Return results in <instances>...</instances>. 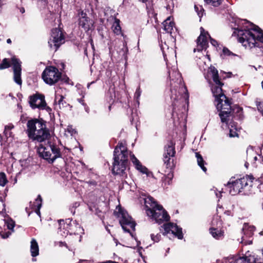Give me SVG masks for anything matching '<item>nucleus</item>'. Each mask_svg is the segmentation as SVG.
Returning a JSON list of instances; mask_svg holds the SVG:
<instances>
[{
  "mask_svg": "<svg viewBox=\"0 0 263 263\" xmlns=\"http://www.w3.org/2000/svg\"><path fill=\"white\" fill-rule=\"evenodd\" d=\"M208 74L212 77L214 83L211 85V90L215 98L216 108L220 111L219 116L221 122H224L227 121L224 116L228 117L230 114L229 110L231 108V103L222 92L221 86L223 84L219 78L218 70L214 67L211 66L209 68Z\"/></svg>",
  "mask_w": 263,
  "mask_h": 263,
  "instance_id": "obj_1",
  "label": "nucleus"
},
{
  "mask_svg": "<svg viewBox=\"0 0 263 263\" xmlns=\"http://www.w3.org/2000/svg\"><path fill=\"white\" fill-rule=\"evenodd\" d=\"M238 41L246 48L253 49L258 56L263 55V47L259 43H263V31L257 26L248 29L237 30Z\"/></svg>",
  "mask_w": 263,
  "mask_h": 263,
  "instance_id": "obj_2",
  "label": "nucleus"
},
{
  "mask_svg": "<svg viewBox=\"0 0 263 263\" xmlns=\"http://www.w3.org/2000/svg\"><path fill=\"white\" fill-rule=\"evenodd\" d=\"M27 133L30 139L40 143L46 141L50 137L49 132L43 121L37 119L28 121Z\"/></svg>",
  "mask_w": 263,
  "mask_h": 263,
  "instance_id": "obj_3",
  "label": "nucleus"
},
{
  "mask_svg": "<svg viewBox=\"0 0 263 263\" xmlns=\"http://www.w3.org/2000/svg\"><path fill=\"white\" fill-rule=\"evenodd\" d=\"M129 152L122 142L118 143L114 151L112 172L114 174L124 176L127 166Z\"/></svg>",
  "mask_w": 263,
  "mask_h": 263,
  "instance_id": "obj_4",
  "label": "nucleus"
},
{
  "mask_svg": "<svg viewBox=\"0 0 263 263\" xmlns=\"http://www.w3.org/2000/svg\"><path fill=\"white\" fill-rule=\"evenodd\" d=\"M38 147L37 152L40 157L52 163L57 158L62 156L59 147L52 141L51 137L44 141Z\"/></svg>",
  "mask_w": 263,
  "mask_h": 263,
  "instance_id": "obj_5",
  "label": "nucleus"
},
{
  "mask_svg": "<svg viewBox=\"0 0 263 263\" xmlns=\"http://www.w3.org/2000/svg\"><path fill=\"white\" fill-rule=\"evenodd\" d=\"M253 180V177L251 176H246L235 180L230 179L227 183V186L229 189L231 195H236L252 186Z\"/></svg>",
  "mask_w": 263,
  "mask_h": 263,
  "instance_id": "obj_6",
  "label": "nucleus"
},
{
  "mask_svg": "<svg viewBox=\"0 0 263 263\" xmlns=\"http://www.w3.org/2000/svg\"><path fill=\"white\" fill-rule=\"evenodd\" d=\"M146 214L159 223L164 221H168L170 219L169 215L160 205H157L155 209L147 210Z\"/></svg>",
  "mask_w": 263,
  "mask_h": 263,
  "instance_id": "obj_7",
  "label": "nucleus"
},
{
  "mask_svg": "<svg viewBox=\"0 0 263 263\" xmlns=\"http://www.w3.org/2000/svg\"><path fill=\"white\" fill-rule=\"evenodd\" d=\"M168 73L171 80L170 85L172 93H173L174 91V95L176 96V87H179L182 92L187 93V89L183 83L181 74L178 71L174 70L172 71H169Z\"/></svg>",
  "mask_w": 263,
  "mask_h": 263,
  "instance_id": "obj_8",
  "label": "nucleus"
},
{
  "mask_svg": "<svg viewBox=\"0 0 263 263\" xmlns=\"http://www.w3.org/2000/svg\"><path fill=\"white\" fill-rule=\"evenodd\" d=\"M61 78V73L58 69L53 66L47 67L42 73V78L44 82L49 85L57 82Z\"/></svg>",
  "mask_w": 263,
  "mask_h": 263,
  "instance_id": "obj_9",
  "label": "nucleus"
},
{
  "mask_svg": "<svg viewBox=\"0 0 263 263\" xmlns=\"http://www.w3.org/2000/svg\"><path fill=\"white\" fill-rule=\"evenodd\" d=\"M208 38L210 39L211 43L213 46H216L217 45V42L212 39L210 36L208 32H206L202 27H201L200 35L197 40V48L194 49V52H195L196 50L199 51L204 49H206L208 44Z\"/></svg>",
  "mask_w": 263,
  "mask_h": 263,
  "instance_id": "obj_10",
  "label": "nucleus"
},
{
  "mask_svg": "<svg viewBox=\"0 0 263 263\" xmlns=\"http://www.w3.org/2000/svg\"><path fill=\"white\" fill-rule=\"evenodd\" d=\"M64 43V37L61 31L58 28L52 29L51 37L48 41L50 48L57 51L61 45Z\"/></svg>",
  "mask_w": 263,
  "mask_h": 263,
  "instance_id": "obj_11",
  "label": "nucleus"
},
{
  "mask_svg": "<svg viewBox=\"0 0 263 263\" xmlns=\"http://www.w3.org/2000/svg\"><path fill=\"white\" fill-rule=\"evenodd\" d=\"M118 217L120 218V223L124 231L130 232V229L135 230L136 223L126 211L121 210Z\"/></svg>",
  "mask_w": 263,
  "mask_h": 263,
  "instance_id": "obj_12",
  "label": "nucleus"
},
{
  "mask_svg": "<svg viewBox=\"0 0 263 263\" xmlns=\"http://www.w3.org/2000/svg\"><path fill=\"white\" fill-rule=\"evenodd\" d=\"M59 233L62 236H66L68 233L71 234L72 233L76 234V232L73 231V228L76 227L77 231H81L82 228L79 225L76 224L74 222L73 223H67L65 222L63 220H59Z\"/></svg>",
  "mask_w": 263,
  "mask_h": 263,
  "instance_id": "obj_13",
  "label": "nucleus"
},
{
  "mask_svg": "<svg viewBox=\"0 0 263 263\" xmlns=\"http://www.w3.org/2000/svg\"><path fill=\"white\" fill-rule=\"evenodd\" d=\"M29 104L32 108H39L40 109H46L49 108L47 107L44 96L41 95L36 94L30 97Z\"/></svg>",
  "mask_w": 263,
  "mask_h": 263,
  "instance_id": "obj_14",
  "label": "nucleus"
},
{
  "mask_svg": "<svg viewBox=\"0 0 263 263\" xmlns=\"http://www.w3.org/2000/svg\"><path fill=\"white\" fill-rule=\"evenodd\" d=\"M254 230L255 227L254 226L245 224L242 228L243 235L242 236L240 242L245 245L251 244L252 240L250 238L253 236Z\"/></svg>",
  "mask_w": 263,
  "mask_h": 263,
  "instance_id": "obj_15",
  "label": "nucleus"
},
{
  "mask_svg": "<svg viewBox=\"0 0 263 263\" xmlns=\"http://www.w3.org/2000/svg\"><path fill=\"white\" fill-rule=\"evenodd\" d=\"M163 228L164 230L165 234H167L171 232L178 239H181L183 238L182 229L179 228L176 224L170 222L164 224L163 226Z\"/></svg>",
  "mask_w": 263,
  "mask_h": 263,
  "instance_id": "obj_16",
  "label": "nucleus"
},
{
  "mask_svg": "<svg viewBox=\"0 0 263 263\" xmlns=\"http://www.w3.org/2000/svg\"><path fill=\"white\" fill-rule=\"evenodd\" d=\"M176 153L175 146L172 142H169L165 147L164 153L163 154V161L167 165V167L170 166V158L175 156Z\"/></svg>",
  "mask_w": 263,
  "mask_h": 263,
  "instance_id": "obj_17",
  "label": "nucleus"
},
{
  "mask_svg": "<svg viewBox=\"0 0 263 263\" xmlns=\"http://www.w3.org/2000/svg\"><path fill=\"white\" fill-rule=\"evenodd\" d=\"M12 64L13 65L14 80L18 85H21L22 81L21 79V64L17 59H12Z\"/></svg>",
  "mask_w": 263,
  "mask_h": 263,
  "instance_id": "obj_18",
  "label": "nucleus"
},
{
  "mask_svg": "<svg viewBox=\"0 0 263 263\" xmlns=\"http://www.w3.org/2000/svg\"><path fill=\"white\" fill-rule=\"evenodd\" d=\"M79 25L86 31H88L92 26V23L83 11L78 13Z\"/></svg>",
  "mask_w": 263,
  "mask_h": 263,
  "instance_id": "obj_19",
  "label": "nucleus"
},
{
  "mask_svg": "<svg viewBox=\"0 0 263 263\" xmlns=\"http://www.w3.org/2000/svg\"><path fill=\"white\" fill-rule=\"evenodd\" d=\"M247 160L253 164H255L257 161L260 162L262 160V157L257 154L252 147H249L247 150Z\"/></svg>",
  "mask_w": 263,
  "mask_h": 263,
  "instance_id": "obj_20",
  "label": "nucleus"
},
{
  "mask_svg": "<svg viewBox=\"0 0 263 263\" xmlns=\"http://www.w3.org/2000/svg\"><path fill=\"white\" fill-rule=\"evenodd\" d=\"M130 158L137 170L143 174H145L147 176L149 175V172L148 169L141 164L140 162L136 158L134 154L130 153Z\"/></svg>",
  "mask_w": 263,
  "mask_h": 263,
  "instance_id": "obj_21",
  "label": "nucleus"
},
{
  "mask_svg": "<svg viewBox=\"0 0 263 263\" xmlns=\"http://www.w3.org/2000/svg\"><path fill=\"white\" fill-rule=\"evenodd\" d=\"M164 30L168 33L172 34L176 30L175 24L171 17H168L163 23Z\"/></svg>",
  "mask_w": 263,
  "mask_h": 263,
  "instance_id": "obj_22",
  "label": "nucleus"
},
{
  "mask_svg": "<svg viewBox=\"0 0 263 263\" xmlns=\"http://www.w3.org/2000/svg\"><path fill=\"white\" fill-rule=\"evenodd\" d=\"M246 256L249 263H263V249L259 252L258 254H254L248 255L246 254Z\"/></svg>",
  "mask_w": 263,
  "mask_h": 263,
  "instance_id": "obj_23",
  "label": "nucleus"
},
{
  "mask_svg": "<svg viewBox=\"0 0 263 263\" xmlns=\"http://www.w3.org/2000/svg\"><path fill=\"white\" fill-rule=\"evenodd\" d=\"M230 114H229L228 115V116L227 117L226 115L224 116V118H226L227 121L224 122V123H226V124H228V121L229 120V118L231 116H235V114H238V116L239 118H240V116L242 114V108L238 107V106H234L233 108H232V107L231 106L230 109L229 110Z\"/></svg>",
  "mask_w": 263,
  "mask_h": 263,
  "instance_id": "obj_24",
  "label": "nucleus"
},
{
  "mask_svg": "<svg viewBox=\"0 0 263 263\" xmlns=\"http://www.w3.org/2000/svg\"><path fill=\"white\" fill-rule=\"evenodd\" d=\"M146 211L148 209H153L158 204L155 202L154 198L152 197L148 196L143 198Z\"/></svg>",
  "mask_w": 263,
  "mask_h": 263,
  "instance_id": "obj_25",
  "label": "nucleus"
},
{
  "mask_svg": "<svg viewBox=\"0 0 263 263\" xmlns=\"http://www.w3.org/2000/svg\"><path fill=\"white\" fill-rule=\"evenodd\" d=\"M210 233L216 239H222L224 236V232L217 228H212L210 229Z\"/></svg>",
  "mask_w": 263,
  "mask_h": 263,
  "instance_id": "obj_26",
  "label": "nucleus"
},
{
  "mask_svg": "<svg viewBox=\"0 0 263 263\" xmlns=\"http://www.w3.org/2000/svg\"><path fill=\"white\" fill-rule=\"evenodd\" d=\"M30 252L31 256L33 257H36L39 255V246L35 239H32L31 241Z\"/></svg>",
  "mask_w": 263,
  "mask_h": 263,
  "instance_id": "obj_27",
  "label": "nucleus"
},
{
  "mask_svg": "<svg viewBox=\"0 0 263 263\" xmlns=\"http://www.w3.org/2000/svg\"><path fill=\"white\" fill-rule=\"evenodd\" d=\"M64 97L63 96L56 93L55 96V101L57 102L60 108L67 107L69 105L64 100Z\"/></svg>",
  "mask_w": 263,
  "mask_h": 263,
  "instance_id": "obj_28",
  "label": "nucleus"
},
{
  "mask_svg": "<svg viewBox=\"0 0 263 263\" xmlns=\"http://www.w3.org/2000/svg\"><path fill=\"white\" fill-rule=\"evenodd\" d=\"M161 49L163 52L164 58L165 60L166 59V57L167 55H173L174 53L175 52L173 49H170L165 43H164L163 45H162Z\"/></svg>",
  "mask_w": 263,
  "mask_h": 263,
  "instance_id": "obj_29",
  "label": "nucleus"
},
{
  "mask_svg": "<svg viewBox=\"0 0 263 263\" xmlns=\"http://www.w3.org/2000/svg\"><path fill=\"white\" fill-rule=\"evenodd\" d=\"M112 29L114 32L119 35L121 33V28L120 26V21L117 18L115 19V21L112 25Z\"/></svg>",
  "mask_w": 263,
  "mask_h": 263,
  "instance_id": "obj_30",
  "label": "nucleus"
},
{
  "mask_svg": "<svg viewBox=\"0 0 263 263\" xmlns=\"http://www.w3.org/2000/svg\"><path fill=\"white\" fill-rule=\"evenodd\" d=\"M196 157L197 158L198 165L204 172H205L206 171V168L204 166V161L202 156L198 153H196Z\"/></svg>",
  "mask_w": 263,
  "mask_h": 263,
  "instance_id": "obj_31",
  "label": "nucleus"
},
{
  "mask_svg": "<svg viewBox=\"0 0 263 263\" xmlns=\"http://www.w3.org/2000/svg\"><path fill=\"white\" fill-rule=\"evenodd\" d=\"M222 0H204L208 4L211 5L214 7H217L220 5Z\"/></svg>",
  "mask_w": 263,
  "mask_h": 263,
  "instance_id": "obj_32",
  "label": "nucleus"
},
{
  "mask_svg": "<svg viewBox=\"0 0 263 263\" xmlns=\"http://www.w3.org/2000/svg\"><path fill=\"white\" fill-rule=\"evenodd\" d=\"M231 55H236L235 54L232 52L230 51L227 48L223 47L222 49V54H221L222 57H226V56H231Z\"/></svg>",
  "mask_w": 263,
  "mask_h": 263,
  "instance_id": "obj_33",
  "label": "nucleus"
},
{
  "mask_svg": "<svg viewBox=\"0 0 263 263\" xmlns=\"http://www.w3.org/2000/svg\"><path fill=\"white\" fill-rule=\"evenodd\" d=\"M36 204L37 208V209L36 210V213L37 214H40V209L41 208L42 206V198L40 195H39L37 198L36 199Z\"/></svg>",
  "mask_w": 263,
  "mask_h": 263,
  "instance_id": "obj_34",
  "label": "nucleus"
},
{
  "mask_svg": "<svg viewBox=\"0 0 263 263\" xmlns=\"http://www.w3.org/2000/svg\"><path fill=\"white\" fill-rule=\"evenodd\" d=\"M10 66L9 62L7 59H4L0 64V69L8 68Z\"/></svg>",
  "mask_w": 263,
  "mask_h": 263,
  "instance_id": "obj_35",
  "label": "nucleus"
},
{
  "mask_svg": "<svg viewBox=\"0 0 263 263\" xmlns=\"http://www.w3.org/2000/svg\"><path fill=\"white\" fill-rule=\"evenodd\" d=\"M195 10L197 12L198 16L201 17L203 15V9L201 6L195 5Z\"/></svg>",
  "mask_w": 263,
  "mask_h": 263,
  "instance_id": "obj_36",
  "label": "nucleus"
},
{
  "mask_svg": "<svg viewBox=\"0 0 263 263\" xmlns=\"http://www.w3.org/2000/svg\"><path fill=\"white\" fill-rule=\"evenodd\" d=\"M234 263H249L246 256L237 258Z\"/></svg>",
  "mask_w": 263,
  "mask_h": 263,
  "instance_id": "obj_37",
  "label": "nucleus"
},
{
  "mask_svg": "<svg viewBox=\"0 0 263 263\" xmlns=\"http://www.w3.org/2000/svg\"><path fill=\"white\" fill-rule=\"evenodd\" d=\"M7 182V180L4 173H0V185L4 186Z\"/></svg>",
  "mask_w": 263,
  "mask_h": 263,
  "instance_id": "obj_38",
  "label": "nucleus"
},
{
  "mask_svg": "<svg viewBox=\"0 0 263 263\" xmlns=\"http://www.w3.org/2000/svg\"><path fill=\"white\" fill-rule=\"evenodd\" d=\"M7 228L9 230H12L14 227V222L12 220H8L5 222Z\"/></svg>",
  "mask_w": 263,
  "mask_h": 263,
  "instance_id": "obj_39",
  "label": "nucleus"
},
{
  "mask_svg": "<svg viewBox=\"0 0 263 263\" xmlns=\"http://www.w3.org/2000/svg\"><path fill=\"white\" fill-rule=\"evenodd\" d=\"M151 239L154 242H158L160 239L161 235L159 234L155 235L154 234H151Z\"/></svg>",
  "mask_w": 263,
  "mask_h": 263,
  "instance_id": "obj_40",
  "label": "nucleus"
},
{
  "mask_svg": "<svg viewBox=\"0 0 263 263\" xmlns=\"http://www.w3.org/2000/svg\"><path fill=\"white\" fill-rule=\"evenodd\" d=\"M66 132H68L70 134V136H72L75 133L76 131L72 127V126H68L66 130Z\"/></svg>",
  "mask_w": 263,
  "mask_h": 263,
  "instance_id": "obj_41",
  "label": "nucleus"
},
{
  "mask_svg": "<svg viewBox=\"0 0 263 263\" xmlns=\"http://www.w3.org/2000/svg\"><path fill=\"white\" fill-rule=\"evenodd\" d=\"M257 108L259 111H260L263 116V102H259L257 104Z\"/></svg>",
  "mask_w": 263,
  "mask_h": 263,
  "instance_id": "obj_42",
  "label": "nucleus"
},
{
  "mask_svg": "<svg viewBox=\"0 0 263 263\" xmlns=\"http://www.w3.org/2000/svg\"><path fill=\"white\" fill-rule=\"evenodd\" d=\"M229 136L230 137H235L238 136V134L236 131H234L233 129H230Z\"/></svg>",
  "mask_w": 263,
  "mask_h": 263,
  "instance_id": "obj_43",
  "label": "nucleus"
},
{
  "mask_svg": "<svg viewBox=\"0 0 263 263\" xmlns=\"http://www.w3.org/2000/svg\"><path fill=\"white\" fill-rule=\"evenodd\" d=\"M141 91L140 90V88L139 87L137 89L135 93V97L137 98V99H138L140 95H141Z\"/></svg>",
  "mask_w": 263,
  "mask_h": 263,
  "instance_id": "obj_44",
  "label": "nucleus"
},
{
  "mask_svg": "<svg viewBox=\"0 0 263 263\" xmlns=\"http://www.w3.org/2000/svg\"><path fill=\"white\" fill-rule=\"evenodd\" d=\"M13 128V125L12 124H9L8 125H6V126H5V132H6L7 130H10L11 129H12Z\"/></svg>",
  "mask_w": 263,
  "mask_h": 263,
  "instance_id": "obj_45",
  "label": "nucleus"
},
{
  "mask_svg": "<svg viewBox=\"0 0 263 263\" xmlns=\"http://www.w3.org/2000/svg\"><path fill=\"white\" fill-rule=\"evenodd\" d=\"M214 192L215 193V194H216V196H217V197H218V198L221 197V191H219V193H217V192H215V190H214Z\"/></svg>",
  "mask_w": 263,
  "mask_h": 263,
  "instance_id": "obj_46",
  "label": "nucleus"
},
{
  "mask_svg": "<svg viewBox=\"0 0 263 263\" xmlns=\"http://www.w3.org/2000/svg\"><path fill=\"white\" fill-rule=\"evenodd\" d=\"M123 50H124V53H126L128 51V49L126 47H125Z\"/></svg>",
  "mask_w": 263,
  "mask_h": 263,
  "instance_id": "obj_47",
  "label": "nucleus"
},
{
  "mask_svg": "<svg viewBox=\"0 0 263 263\" xmlns=\"http://www.w3.org/2000/svg\"><path fill=\"white\" fill-rule=\"evenodd\" d=\"M8 234H6V235H2V237L3 238H7L8 237Z\"/></svg>",
  "mask_w": 263,
  "mask_h": 263,
  "instance_id": "obj_48",
  "label": "nucleus"
},
{
  "mask_svg": "<svg viewBox=\"0 0 263 263\" xmlns=\"http://www.w3.org/2000/svg\"><path fill=\"white\" fill-rule=\"evenodd\" d=\"M7 43L8 44H10V43H11V40H10V39H7Z\"/></svg>",
  "mask_w": 263,
  "mask_h": 263,
  "instance_id": "obj_49",
  "label": "nucleus"
},
{
  "mask_svg": "<svg viewBox=\"0 0 263 263\" xmlns=\"http://www.w3.org/2000/svg\"><path fill=\"white\" fill-rule=\"evenodd\" d=\"M140 2H141L142 3H146L148 0H138Z\"/></svg>",
  "mask_w": 263,
  "mask_h": 263,
  "instance_id": "obj_50",
  "label": "nucleus"
},
{
  "mask_svg": "<svg viewBox=\"0 0 263 263\" xmlns=\"http://www.w3.org/2000/svg\"><path fill=\"white\" fill-rule=\"evenodd\" d=\"M20 11L23 13L25 12V9L24 8H21Z\"/></svg>",
  "mask_w": 263,
  "mask_h": 263,
  "instance_id": "obj_51",
  "label": "nucleus"
},
{
  "mask_svg": "<svg viewBox=\"0 0 263 263\" xmlns=\"http://www.w3.org/2000/svg\"><path fill=\"white\" fill-rule=\"evenodd\" d=\"M60 244H61L60 246H66V243H64V242H61Z\"/></svg>",
  "mask_w": 263,
  "mask_h": 263,
  "instance_id": "obj_52",
  "label": "nucleus"
},
{
  "mask_svg": "<svg viewBox=\"0 0 263 263\" xmlns=\"http://www.w3.org/2000/svg\"><path fill=\"white\" fill-rule=\"evenodd\" d=\"M259 234H260V235H263V231L260 232L259 233Z\"/></svg>",
  "mask_w": 263,
  "mask_h": 263,
  "instance_id": "obj_53",
  "label": "nucleus"
},
{
  "mask_svg": "<svg viewBox=\"0 0 263 263\" xmlns=\"http://www.w3.org/2000/svg\"><path fill=\"white\" fill-rule=\"evenodd\" d=\"M219 224V226H221L222 224L221 222L220 221Z\"/></svg>",
  "mask_w": 263,
  "mask_h": 263,
  "instance_id": "obj_54",
  "label": "nucleus"
},
{
  "mask_svg": "<svg viewBox=\"0 0 263 263\" xmlns=\"http://www.w3.org/2000/svg\"><path fill=\"white\" fill-rule=\"evenodd\" d=\"M248 163H246L245 164V165H246V167H247V165H248Z\"/></svg>",
  "mask_w": 263,
  "mask_h": 263,
  "instance_id": "obj_55",
  "label": "nucleus"
},
{
  "mask_svg": "<svg viewBox=\"0 0 263 263\" xmlns=\"http://www.w3.org/2000/svg\"><path fill=\"white\" fill-rule=\"evenodd\" d=\"M262 209H263V203H262Z\"/></svg>",
  "mask_w": 263,
  "mask_h": 263,
  "instance_id": "obj_56",
  "label": "nucleus"
}]
</instances>
